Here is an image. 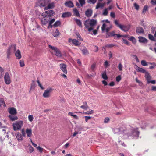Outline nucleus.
I'll return each instance as SVG.
<instances>
[{
    "mask_svg": "<svg viewBox=\"0 0 156 156\" xmlns=\"http://www.w3.org/2000/svg\"><path fill=\"white\" fill-rule=\"evenodd\" d=\"M97 23V21L96 20L89 19L85 21L84 24L86 28L89 32H90L93 30L94 27L96 25Z\"/></svg>",
    "mask_w": 156,
    "mask_h": 156,
    "instance_id": "obj_1",
    "label": "nucleus"
},
{
    "mask_svg": "<svg viewBox=\"0 0 156 156\" xmlns=\"http://www.w3.org/2000/svg\"><path fill=\"white\" fill-rule=\"evenodd\" d=\"M23 125V121L18 120L13 123L12 124L13 129L15 131L20 130Z\"/></svg>",
    "mask_w": 156,
    "mask_h": 156,
    "instance_id": "obj_2",
    "label": "nucleus"
},
{
    "mask_svg": "<svg viewBox=\"0 0 156 156\" xmlns=\"http://www.w3.org/2000/svg\"><path fill=\"white\" fill-rule=\"evenodd\" d=\"M49 47L53 51L52 53H54V54L58 57L62 56V54L60 51L56 47L53 46L51 45H48Z\"/></svg>",
    "mask_w": 156,
    "mask_h": 156,
    "instance_id": "obj_3",
    "label": "nucleus"
},
{
    "mask_svg": "<svg viewBox=\"0 0 156 156\" xmlns=\"http://www.w3.org/2000/svg\"><path fill=\"white\" fill-rule=\"evenodd\" d=\"M54 89L50 87L47 88L43 94V96L44 98H48L51 96V93L54 90Z\"/></svg>",
    "mask_w": 156,
    "mask_h": 156,
    "instance_id": "obj_4",
    "label": "nucleus"
},
{
    "mask_svg": "<svg viewBox=\"0 0 156 156\" xmlns=\"http://www.w3.org/2000/svg\"><path fill=\"white\" fill-rule=\"evenodd\" d=\"M51 1V0H39L37 2V4L41 8L45 7L49 2Z\"/></svg>",
    "mask_w": 156,
    "mask_h": 156,
    "instance_id": "obj_5",
    "label": "nucleus"
},
{
    "mask_svg": "<svg viewBox=\"0 0 156 156\" xmlns=\"http://www.w3.org/2000/svg\"><path fill=\"white\" fill-rule=\"evenodd\" d=\"M4 81L6 84L9 85L10 84L11 82V77L8 72H6L4 77Z\"/></svg>",
    "mask_w": 156,
    "mask_h": 156,
    "instance_id": "obj_6",
    "label": "nucleus"
},
{
    "mask_svg": "<svg viewBox=\"0 0 156 156\" xmlns=\"http://www.w3.org/2000/svg\"><path fill=\"white\" fill-rule=\"evenodd\" d=\"M16 50V46L15 45H11L8 48L7 51L8 57L10 55L11 52H14Z\"/></svg>",
    "mask_w": 156,
    "mask_h": 156,
    "instance_id": "obj_7",
    "label": "nucleus"
},
{
    "mask_svg": "<svg viewBox=\"0 0 156 156\" xmlns=\"http://www.w3.org/2000/svg\"><path fill=\"white\" fill-rule=\"evenodd\" d=\"M107 26L106 24L103 23L101 27V30L102 31L105 30L106 32L108 33L110 30L112 28V26L111 25H110L109 27H107Z\"/></svg>",
    "mask_w": 156,
    "mask_h": 156,
    "instance_id": "obj_8",
    "label": "nucleus"
},
{
    "mask_svg": "<svg viewBox=\"0 0 156 156\" xmlns=\"http://www.w3.org/2000/svg\"><path fill=\"white\" fill-rule=\"evenodd\" d=\"M55 14L54 12L52 10H50L46 11L45 12H43L42 14V16H44L45 17V16H47L49 17L53 16Z\"/></svg>",
    "mask_w": 156,
    "mask_h": 156,
    "instance_id": "obj_9",
    "label": "nucleus"
},
{
    "mask_svg": "<svg viewBox=\"0 0 156 156\" xmlns=\"http://www.w3.org/2000/svg\"><path fill=\"white\" fill-rule=\"evenodd\" d=\"M68 42L69 43L72 42L74 45L76 46H79L81 44V43L78 40H77L75 39H72L70 38L68 40Z\"/></svg>",
    "mask_w": 156,
    "mask_h": 156,
    "instance_id": "obj_10",
    "label": "nucleus"
},
{
    "mask_svg": "<svg viewBox=\"0 0 156 156\" xmlns=\"http://www.w3.org/2000/svg\"><path fill=\"white\" fill-rule=\"evenodd\" d=\"M55 2H52L51 3L49 2L47 5V6L45 7L44 9L46 10L48 9H52L54 8L55 7Z\"/></svg>",
    "mask_w": 156,
    "mask_h": 156,
    "instance_id": "obj_11",
    "label": "nucleus"
},
{
    "mask_svg": "<svg viewBox=\"0 0 156 156\" xmlns=\"http://www.w3.org/2000/svg\"><path fill=\"white\" fill-rule=\"evenodd\" d=\"M45 16V17L44 16H42L43 18L41 19V22L44 25H45L47 23H48V22L49 20L50 19V17H49L47 16Z\"/></svg>",
    "mask_w": 156,
    "mask_h": 156,
    "instance_id": "obj_12",
    "label": "nucleus"
},
{
    "mask_svg": "<svg viewBox=\"0 0 156 156\" xmlns=\"http://www.w3.org/2000/svg\"><path fill=\"white\" fill-rule=\"evenodd\" d=\"M59 66L61 70L65 74H67V71L66 69V65L65 64L62 63L60 64Z\"/></svg>",
    "mask_w": 156,
    "mask_h": 156,
    "instance_id": "obj_13",
    "label": "nucleus"
},
{
    "mask_svg": "<svg viewBox=\"0 0 156 156\" xmlns=\"http://www.w3.org/2000/svg\"><path fill=\"white\" fill-rule=\"evenodd\" d=\"M9 112L11 115H16L17 114V111L16 109L13 107L10 108L8 110Z\"/></svg>",
    "mask_w": 156,
    "mask_h": 156,
    "instance_id": "obj_14",
    "label": "nucleus"
},
{
    "mask_svg": "<svg viewBox=\"0 0 156 156\" xmlns=\"http://www.w3.org/2000/svg\"><path fill=\"white\" fill-rule=\"evenodd\" d=\"M25 131L27 136L28 137H31L32 135V129H30L27 128L26 129Z\"/></svg>",
    "mask_w": 156,
    "mask_h": 156,
    "instance_id": "obj_15",
    "label": "nucleus"
},
{
    "mask_svg": "<svg viewBox=\"0 0 156 156\" xmlns=\"http://www.w3.org/2000/svg\"><path fill=\"white\" fill-rule=\"evenodd\" d=\"M10 120L12 121H14L18 119V118L15 115H10L8 116Z\"/></svg>",
    "mask_w": 156,
    "mask_h": 156,
    "instance_id": "obj_16",
    "label": "nucleus"
},
{
    "mask_svg": "<svg viewBox=\"0 0 156 156\" xmlns=\"http://www.w3.org/2000/svg\"><path fill=\"white\" fill-rule=\"evenodd\" d=\"M65 5L66 7L72 8L74 6V5L73 2L71 1H68L66 2Z\"/></svg>",
    "mask_w": 156,
    "mask_h": 156,
    "instance_id": "obj_17",
    "label": "nucleus"
},
{
    "mask_svg": "<svg viewBox=\"0 0 156 156\" xmlns=\"http://www.w3.org/2000/svg\"><path fill=\"white\" fill-rule=\"evenodd\" d=\"M139 132L137 129L133 130L132 135L134 138H137L138 137Z\"/></svg>",
    "mask_w": 156,
    "mask_h": 156,
    "instance_id": "obj_18",
    "label": "nucleus"
},
{
    "mask_svg": "<svg viewBox=\"0 0 156 156\" xmlns=\"http://www.w3.org/2000/svg\"><path fill=\"white\" fill-rule=\"evenodd\" d=\"M15 55L17 59H19L21 58V55L20 51L18 50L15 53Z\"/></svg>",
    "mask_w": 156,
    "mask_h": 156,
    "instance_id": "obj_19",
    "label": "nucleus"
},
{
    "mask_svg": "<svg viewBox=\"0 0 156 156\" xmlns=\"http://www.w3.org/2000/svg\"><path fill=\"white\" fill-rule=\"evenodd\" d=\"M16 138L17 140L19 141H21L23 140L22 135L19 132L16 133Z\"/></svg>",
    "mask_w": 156,
    "mask_h": 156,
    "instance_id": "obj_20",
    "label": "nucleus"
},
{
    "mask_svg": "<svg viewBox=\"0 0 156 156\" xmlns=\"http://www.w3.org/2000/svg\"><path fill=\"white\" fill-rule=\"evenodd\" d=\"M92 13V11L91 9H87L85 12V15L87 17L90 16Z\"/></svg>",
    "mask_w": 156,
    "mask_h": 156,
    "instance_id": "obj_21",
    "label": "nucleus"
},
{
    "mask_svg": "<svg viewBox=\"0 0 156 156\" xmlns=\"http://www.w3.org/2000/svg\"><path fill=\"white\" fill-rule=\"evenodd\" d=\"M115 32L112 31L110 32H109L107 33L106 35V37H109L112 36H114L115 37Z\"/></svg>",
    "mask_w": 156,
    "mask_h": 156,
    "instance_id": "obj_22",
    "label": "nucleus"
},
{
    "mask_svg": "<svg viewBox=\"0 0 156 156\" xmlns=\"http://www.w3.org/2000/svg\"><path fill=\"white\" fill-rule=\"evenodd\" d=\"M136 32L137 33H143L144 32V30L142 27H138L136 28Z\"/></svg>",
    "mask_w": 156,
    "mask_h": 156,
    "instance_id": "obj_23",
    "label": "nucleus"
},
{
    "mask_svg": "<svg viewBox=\"0 0 156 156\" xmlns=\"http://www.w3.org/2000/svg\"><path fill=\"white\" fill-rule=\"evenodd\" d=\"M136 69L137 71L144 73H145L147 72L143 68H140L137 66H136Z\"/></svg>",
    "mask_w": 156,
    "mask_h": 156,
    "instance_id": "obj_24",
    "label": "nucleus"
},
{
    "mask_svg": "<svg viewBox=\"0 0 156 156\" xmlns=\"http://www.w3.org/2000/svg\"><path fill=\"white\" fill-rule=\"evenodd\" d=\"M121 30L125 31L126 32L128 31L129 28L126 26L121 25L119 27Z\"/></svg>",
    "mask_w": 156,
    "mask_h": 156,
    "instance_id": "obj_25",
    "label": "nucleus"
},
{
    "mask_svg": "<svg viewBox=\"0 0 156 156\" xmlns=\"http://www.w3.org/2000/svg\"><path fill=\"white\" fill-rule=\"evenodd\" d=\"M145 76L147 81V82L151 80V77L150 75V74H149V73L147 72L145 73Z\"/></svg>",
    "mask_w": 156,
    "mask_h": 156,
    "instance_id": "obj_26",
    "label": "nucleus"
},
{
    "mask_svg": "<svg viewBox=\"0 0 156 156\" xmlns=\"http://www.w3.org/2000/svg\"><path fill=\"white\" fill-rule=\"evenodd\" d=\"M138 38L139 41L140 42L146 43L147 42V40L143 37H139Z\"/></svg>",
    "mask_w": 156,
    "mask_h": 156,
    "instance_id": "obj_27",
    "label": "nucleus"
},
{
    "mask_svg": "<svg viewBox=\"0 0 156 156\" xmlns=\"http://www.w3.org/2000/svg\"><path fill=\"white\" fill-rule=\"evenodd\" d=\"M71 14L69 12H67L63 13L62 15V17L63 18L68 17L71 16Z\"/></svg>",
    "mask_w": 156,
    "mask_h": 156,
    "instance_id": "obj_28",
    "label": "nucleus"
},
{
    "mask_svg": "<svg viewBox=\"0 0 156 156\" xmlns=\"http://www.w3.org/2000/svg\"><path fill=\"white\" fill-rule=\"evenodd\" d=\"M114 133L115 134H119L122 133V131H121L119 129L117 128L114 129L113 130Z\"/></svg>",
    "mask_w": 156,
    "mask_h": 156,
    "instance_id": "obj_29",
    "label": "nucleus"
},
{
    "mask_svg": "<svg viewBox=\"0 0 156 156\" xmlns=\"http://www.w3.org/2000/svg\"><path fill=\"white\" fill-rule=\"evenodd\" d=\"M68 115L70 116L73 117L74 118L76 119H79L78 116H77L76 115L74 114L72 112H69L68 113Z\"/></svg>",
    "mask_w": 156,
    "mask_h": 156,
    "instance_id": "obj_30",
    "label": "nucleus"
},
{
    "mask_svg": "<svg viewBox=\"0 0 156 156\" xmlns=\"http://www.w3.org/2000/svg\"><path fill=\"white\" fill-rule=\"evenodd\" d=\"M73 12L74 14L77 16L79 17L80 16V14L78 10L76 8L73 9Z\"/></svg>",
    "mask_w": 156,
    "mask_h": 156,
    "instance_id": "obj_31",
    "label": "nucleus"
},
{
    "mask_svg": "<svg viewBox=\"0 0 156 156\" xmlns=\"http://www.w3.org/2000/svg\"><path fill=\"white\" fill-rule=\"evenodd\" d=\"M59 34V32L58 29H56L55 30L53 33V36L55 37L58 36Z\"/></svg>",
    "mask_w": 156,
    "mask_h": 156,
    "instance_id": "obj_32",
    "label": "nucleus"
},
{
    "mask_svg": "<svg viewBox=\"0 0 156 156\" xmlns=\"http://www.w3.org/2000/svg\"><path fill=\"white\" fill-rule=\"evenodd\" d=\"M0 105L1 106H2L5 107L6 106L3 98L0 99Z\"/></svg>",
    "mask_w": 156,
    "mask_h": 156,
    "instance_id": "obj_33",
    "label": "nucleus"
},
{
    "mask_svg": "<svg viewBox=\"0 0 156 156\" xmlns=\"http://www.w3.org/2000/svg\"><path fill=\"white\" fill-rule=\"evenodd\" d=\"M76 37L77 38L78 40H80V41H83V39L81 38V37L79 33L77 32L76 33Z\"/></svg>",
    "mask_w": 156,
    "mask_h": 156,
    "instance_id": "obj_34",
    "label": "nucleus"
},
{
    "mask_svg": "<svg viewBox=\"0 0 156 156\" xmlns=\"http://www.w3.org/2000/svg\"><path fill=\"white\" fill-rule=\"evenodd\" d=\"M104 3H98L97 4L96 9H98V8H102L104 6Z\"/></svg>",
    "mask_w": 156,
    "mask_h": 156,
    "instance_id": "obj_35",
    "label": "nucleus"
},
{
    "mask_svg": "<svg viewBox=\"0 0 156 156\" xmlns=\"http://www.w3.org/2000/svg\"><path fill=\"white\" fill-rule=\"evenodd\" d=\"M129 40L131 41L133 43L135 44L136 43V40L135 38L133 37H129Z\"/></svg>",
    "mask_w": 156,
    "mask_h": 156,
    "instance_id": "obj_36",
    "label": "nucleus"
},
{
    "mask_svg": "<svg viewBox=\"0 0 156 156\" xmlns=\"http://www.w3.org/2000/svg\"><path fill=\"white\" fill-rule=\"evenodd\" d=\"M75 20L77 24L80 27L82 26V23L81 21L80 20L75 19Z\"/></svg>",
    "mask_w": 156,
    "mask_h": 156,
    "instance_id": "obj_37",
    "label": "nucleus"
},
{
    "mask_svg": "<svg viewBox=\"0 0 156 156\" xmlns=\"http://www.w3.org/2000/svg\"><path fill=\"white\" fill-rule=\"evenodd\" d=\"M80 107L83 109H87L88 108V106L87 105V103L86 102H85L84 103V105H82L80 106Z\"/></svg>",
    "mask_w": 156,
    "mask_h": 156,
    "instance_id": "obj_38",
    "label": "nucleus"
},
{
    "mask_svg": "<svg viewBox=\"0 0 156 156\" xmlns=\"http://www.w3.org/2000/svg\"><path fill=\"white\" fill-rule=\"evenodd\" d=\"M61 24V22L59 21H56L53 25V26L55 27H57L58 26L60 25Z\"/></svg>",
    "mask_w": 156,
    "mask_h": 156,
    "instance_id": "obj_39",
    "label": "nucleus"
},
{
    "mask_svg": "<svg viewBox=\"0 0 156 156\" xmlns=\"http://www.w3.org/2000/svg\"><path fill=\"white\" fill-rule=\"evenodd\" d=\"M82 51L84 55H87L89 54L86 48L82 50Z\"/></svg>",
    "mask_w": 156,
    "mask_h": 156,
    "instance_id": "obj_40",
    "label": "nucleus"
},
{
    "mask_svg": "<svg viewBox=\"0 0 156 156\" xmlns=\"http://www.w3.org/2000/svg\"><path fill=\"white\" fill-rule=\"evenodd\" d=\"M148 10V6L147 5H145L144 6V8H143L142 13L144 14H145L146 11Z\"/></svg>",
    "mask_w": 156,
    "mask_h": 156,
    "instance_id": "obj_41",
    "label": "nucleus"
},
{
    "mask_svg": "<svg viewBox=\"0 0 156 156\" xmlns=\"http://www.w3.org/2000/svg\"><path fill=\"white\" fill-rule=\"evenodd\" d=\"M28 119L29 121L32 122L34 119L33 116L32 115H29L28 116Z\"/></svg>",
    "mask_w": 156,
    "mask_h": 156,
    "instance_id": "obj_42",
    "label": "nucleus"
},
{
    "mask_svg": "<svg viewBox=\"0 0 156 156\" xmlns=\"http://www.w3.org/2000/svg\"><path fill=\"white\" fill-rule=\"evenodd\" d=\"M102 77L105 80H107L108 79V77L106 74L105 72H104L102 74Z\"/></svg>",
    "mask_w": 156,
    "mask_h": 156,
    "instance_id": "obj_43",
    "label": "nucleus"
},
{
    "mask_svg": "<svg viewBox=\"0 0 156 156\" xmlns=\"http://www.w3.org/2000/svg\"><path fill=\"white\" fill-rule=\"evenodd\" d=\"M141 64L144 66H145L148 65L147 63L144 60H142L141 61Z\"/></svg>",
    "mask_w": 156,
    "mask_h": 156,
    "instance_id": "obj_44",
    "label": "nucleus"
},
{
    "mask_svg": "<svg viewBox=\"0 0 156 156\" xmlns=\"http://www.w3.org/2000/svg\"><path fill=\"white\" fill-rule=\"evenodd\" d=\"M108 13V9H105L104 10L102 14L104 16H106L107 15Z\"/></svg>",
    "mask_w": 156,
    "mask_h": 156,
    "instance_id": "obj_45",
    "label": "nucleus"
},
{
    "mask_svg": "<svg viewBox=\"0 0 156 156\" xmlns=\"http://www.w3.org/2000/svg\"><path fill=\"white\" fill-rule=\"evenodd\" d=\"M94 111L92 110H90L84 113L85 114L87 115L91 114L93 113Z\"/></svg>",
    "mask_w": 156,
    "mask_h": 156,
    "instance_id": "obj_46",
    "label": "nucleus"
},
{
    "mask_svg": "<svg viewBox=\"0 0 156 156\" xmlns=\"http://www.w3.org/2000/svg\"><path fill=\"white\" fill-rule=\"evenodd\" d=\"M37 149L38 151L40 153H42L43 152L44 149L41 147H40V146H38L37 147Z\"/></svg>",
    "mask_w": 156,
    "mask_h": 156,
    "instance_id": "obj_47",
    "label": "nucleus"
},
{
    "mask_svg": "<svg viewBox=\"0 0 156 156\" xmlns=\"http://www.w3.org/2000/svg\"><path fill=\"white\" fill-rule=\"evenodd\" d=\"M123 66L121 63H119L118 64V68L120 71H122V70Z\"/></svg>",
    "mask_w": 156,
    "mask_h": 156,
    "instance_id": "obj_48",
    "label": "nucleus"
},
{
    "mask_svg": "<svg viewBox=\"0 0 156 156\" xmlns=\"http://www.w3.org/2000/svg\"><path fill=\"white\" fill-rule=\"evenodd\" d=\"M28 149L30 153H32L34 151V148L30 145H28Z\"/></svg>",
    "mask_w": 156,
    "mask_h": 156,
    "instance_id": "obj_49",
    "label": "nucleus"
},
{
    "mask_svg": "<svg viewBox=\"0 0 156 156\" xmlns=\"http://www.w3.org/2000/svg\"><path fill=\"white\" fill-rule=\"evenodd\" d=\"M110 120L109 118L108 117H105L104 120V122L105 123H108Z\"/></svg>",
    "mask_w": 156,
    "mask_h": 156,
    "instance_id": "obj_50",
    "label": "nucleus"
},
{
    "mask_svg": "<svg viewBox=\"0 0 156 156\" xmlns=\"http://www.w3.org/2000/svg\"><path fill=\"white\" fill-rule=\"evenodd\" d=\"M104 66L106 68H107L109 66L108 62L107 61H106L104 64Z\"/></svg>",
    "mask_w": 156,
    "mask_h": 156,
    "instance_id": "obj_51",
    "label": "nucleus"
},
{
    "mask_svg": "<svg viewBox=\"0 0 156 156\" xmlns=\"http://www.w3.org/2000/svg\"><path fill=\"white\" fill-rule=\"evenodd\" d=\"M149 38L152 41H155V39L153 36L151 34H149L148 35Z\"/></svg>",
    "mask_w": 156,
    "mask_h": 156,
    "instance_id": "obj_52",
    "label": "nucleus"
},
{
    "mask_svg": "<svg viewBox=\"0 0 156 156\" xmlns=\"http://www.w3.org/2000/svg\"><path fill=\"white\" fill-rule=\"evenodd\" d=\"M121 78L120 75L118 76L116 78V80L117 82H119L121 80Z\"/></svg>",
    "mask_w": 156,
    "mask_h": 156,
    "instance_id": "obj_53",
    "label": "nucleus"
},
{
    "mask_svg": "<svg viewBox=\"0 0 156 156\" xmlns=\"http://www.w3.org/2000/svg\"><path fill=\"white\" fill-rule=\"evenodd\" d=\"M114 23L117 27H119L121 25V24H119L118 21L117 20H115L114 21Z\"/></svg>",
    "mask_w": 156,
    "mask_h": 156,
    "instance_id": "obj_54",
    "label": "nucleus"
},
{
    "mask_svg": "<svg viewBox=\"0 0 156 156\" xmlns=\"http://www.w3.org/2000/svg\"><path fill=\"white\" fill-rule=\"evenodd\" d=\"M20 65L21 67H23L25 66V64L24 62L22 60H21L20 61Z\"/></svg>",
    "mask_w": 156,
    "mask_h": 156,
    "instance_id": "obj_55",
    "label": "nucleus"
},
{
    "mask_svg": "<svg viewBox=\"0 0 156 156\" xmlns=\"http://www.w3.org/2000/svg\"><path fill=\"white\" fill-rule=\"evenodd\" d=\"M21 132L22 134V136L24 137L26 136V133L24 131V129H23L21 131Z\"/></svg>",
    "mask_w": 156,
    "mask_h": 156,
    "instance_id": "obj_56",
    "label": "nucleus"
},
{
    "mask_svg": "<svg viewBox=\"0 0 156 156\" xmlns=\"http://www.w3.org/2000/svg\"><path fill=\"white\" fill-rule=\"evenodd\" d=\"M79 1L82 6L85 4V0H79Z\"/></svg>",
    "mask_w": 156,
    "mask_h": 156,
    "instance_id": "obj_57",
    "label": "nucleus"
},
{
    "mask_svg": "<svg viewBox=\"0 0 156 156\" xmlns=\"http://www.w3.org/2000/svg\"><path fill=\"white\" fill-rule=\"evenodd\" d=\"M147 83L148 84L151 83L152 84H155L156 83V81L155 80H150Z\"/></svg>",
    "mask_w": 156,
    "mask_h": 156,
    "instance_id": "obj_58",
    "label": "nucleus"
},
{
    "mask_svg": "<svg viewBox=\"0 0 156 156\" xmlns=\"http://www.w3.org/2000/svg\"><path fill=\"white\" fill-rule=\"evenodd\" d=\"M84 117L85 119V121L86 122H87L88 120L90 119L91 118V117L90 116H85Z\"/></svg>",
    "mask_w": 156,
    "mask_h": 156,
    "instance_id": "obj_59",
    "label": "nucleus"
},
{
    "mask_svg": "<svg viewBox=\"0 0 156 156\" xmlns=\"http://www.w3.org/2000/svg\"><path fill=\"white\" fill-rule=\"evenodd\" d=\"M151 3L153 5H156V0H151Z\"/></svg>",
    "mask_w": 156,
    "mask_h": 156,
    "instance_id": "obj_60",
    "label": "nucleus"
},
{
    "mask_svg": "<svg viewBox=\"0 0 156 156\" xmlns=\"http://www.w3.org/2000/svg\"><path fill=\"white\" fill-rule=\"evenodd\" d=\"M97 0H89V2L90 3L94 4L96 3Z\"/></svg>",
    "mask_w": 156,
    "mask_h": 156,
    "instance_id": "obj_61",
    "label": "nucleus"
},
{
    "mask_svg": "<svg viewBox=\"0 0 156 156\" xmlns=\"http://www.w3.org/2000/svg\"><path fill=\"white\" fill-rule=\"evenodd\" d=\"M134 5L135 9L137 10H138L139 9V5L136 3H134Z\"/></svg>",
    "mask_w": 156,
    "mask_h": 156,
    "instance_id": "obj_62",
    "label": "nucleus"
},
{
    "mask_svg": "<svg viewBox=\"0 0 156 156\" xmlns=\"http://www.w3.org/2000/svg\"><path fill=\"white\" fill-rule=\"evenodd\" d=\"M69 143H66L63 146L64 148L66 149L68 148L69 145Z\"/></svg>",
    "mask_w": 156,
    "mask_h": 156,
    "instance_id": "obj_63",
    "label": "nucleus"
},
{
    "mask_svg": "<svg viewBox=\"0 0 156 156\" xmlns=\"http://www.w3.org/2000/svg\"><path fill=\"white\" fill-rule=\"evenodd\" d=\"M151 90L153 91H156V86H152L151 87Z\"/></svg>",
    "mask_w": 156,
    "mask_h": 156,
    "instance_id": "obj_64",
    "label": "nucleus"
}]
</instances>
